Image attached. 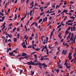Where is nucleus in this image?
<instances>
[{
    "label": "nucleus",
    "instance_id": "nucleus-51",
    "mask_svg": "<svg viewBox=\"0 0 76 76\" xmlns=\"http://www.w3.org/2000/svg\"><path fill=\"white\" fill-rule=\"evenodd\" d=\"M73 28L72 27L71 28V31L72 32L73 31Z\"/></svg>",
    "mask_w": 76,
    "mask_h": 76
},
{
    "label": "nucleus",
    "instance_id": "nucleus-17",
    "mask_svg": "<svg viewBox=\"0 0 76 76\" xmlns=\"http://www.w3.org/2000/svg\"><path fill=\"white\" fill-rule=\"evenodd\" d=\"M31 75H34V72L33 71H31Z\"/></svg>",
    "mask_w": 76,
    "mask_h": 76
},
{
    "label": "nucleus",
    "instance_id": "nucleus-4",
    "mask_svg": "<svg viewBox=\"0 0 76 76\" xmlns=\"http://www.w3.org/2000/svg\"><path fill=\"white\" fill-rule=\"evenodd\" d=\"M30 62H31V65H36V64L34 63L33 61H30Z\"/></svg>",
    "mask_w": 76,
    "mask_h": 76
},
{
    "label": "nucleus",
    "instance_id": "nucleus-37",
    "mask_svg": "<svg viewBox=\"0 0 76 76\" xmlns=\"http://www.w3.org/2000/svg\"><path fill=\"white\" fill-rule=\"evenodd\" d=\"M61 26V24H60V25H59V26H57V28H60Z\"/></svg>",
    "mask_w": 76,
    "mask_h": 76
},
{
    "label": "nucleus",
    "instance_id": "nucleus-41",
    "mask_svg": "<svg viewBox=\"0 0 76 76\" xmlns=\"http://www.w3.org/2000/svg\"><path fill=\"white\" fill-rule=\"evenodd\" d=\"M0 15L2 16H3L4 15V14L3 13H1V12H0Z\"/></svg>",
    "mask_w": 76,
    "mask_h": 76
},
{
    "label": "nucleus",
    "instance_id": "nucleus-47",
    "mask_svg": "<svg viewBox=\"0 0 76 76\" xmlns=\"http://www.w3.org/2000/svg\"><path fill=\"white\" fill-rule=\"evenodd\" d=\"M75 60V59H72L71 61V63H72L73 62V61Z\"/></svg>",
    "mask_w": 76,
    "mask_h": 76
},
{
    "label": "nucleus",
    "instance_id": "nucleus-18",
    "mask_svg": "<svg viewBox=\"0 0 76 76\" xmlns=\"http://www.w3.org/2000/svg\"><path fill=\"white\" fill-rule=\"evenodd\" d=\"M42 47H43L44 49H47V47L46 46H45L44 47V46H41Z\"/></svg>",
    "mask_w": 76,
    "mask_h": 76
},
{
    "label": "nucleus",
    "instance_id": "nucleus-22",
    "mask_svg": "<svg viewBox=\"0 0 76 76\" xmlns=\"http://www.w3.org/2000/svg\"><path fill=\"white\" fill-rule=\"evenodd\" d=\"M23 48H25V49L26 48H27L26 46V45H23Z\"/></svg>",
    "mask_w": 76,
    "mask_h": 76
},
{
    "label": "nucleus",
    "instance_id": "nucleus-54",
    "mask_svg": "<svg viewBox=\"0 0 76 76\" xmlns=\"http://www.w3.org/2000/svg\"><path fill=\"white\" fill-rule=\"evenodd\" d=\"M7 4H8V2H7V4H5V8H7Z\"/></svg>",
    "mask_w": 76,
    "mask_h": 76
},
{
    "label": "nucleus",
    "instance_id": "nucleus-24",
    "mask_svg": "<svg viewBox=\"0 0 76 76\" xmlns=\"http://www.w3.org/2000/svg\"><path fill=\"white\" fill-rule=\"evenodd\" d=\"M5 34H6V35H8L9 37H10V38H12V37H10V34H8L7 33H5Z\"/></svg>",
    "mask_w": 76,
    "mask_h": 76
},
{
    "label": "nucleus",
    "instance_id": "nucleus-10",
    "mask_svg": "<svg viewBox=\"0 0 76 76\" xmlns=\"http://www.w3.org/2000/svg\"><path fill=\"white\" fill-rule=\"evenodd\" d=\"M43 58V56H41V58L39 59V60H41V61H43V60H44Z\"/></svg>",
    "mask_w": 76,
    "mask_h": 76
},
{
    "label": "nucleus",
    "instance_id": "nucleus-15",
    "mask_svg": "<svg viewBox=\"0 0 76 76\" xmlns=\"http://www.w3.org/2000/svg\"><path fill=\"white\" fill-rule=\"evenodd\" d=\"M62 34V33H60L58 35V37H60L61 36Z\"/></svg>",
    "mask_w": 76,
    "mask_h": 76
},
{
    "label": "nucleus",
    "instance_id": "nucleus-27",
    "mask_svg": "<svg viewBox=\"0 0 76 76\" xmlns=\"http://www.w3.org/2000/svg\"><path fill=\"white\" fill-rule=\"evenodd\" d=\"M55 12L54 11H50L49 12H48V14H50L52 13H53Z\"/></svg>",
    "mask_w": 76,
    "mask_h": 76
},
{
    "label": "nucleus",
    "instance_id": "nucleus-45",
    "mask_svg": "<svg viewBox=\"0 0 76 76\" xmlns=\"http://www.w3.org/2000/svg\"><path fill=\"white\" fill-rule=\"evenodd\" d=\"M35 26H36V27H37L38 26V24L37 22H35Z\"/></svg>",
    "mask_w": 76,
    "mask_h": 76
},
{
    "label": "nucleus",
    "instance_id": "nucleus-26",
    "mask_svg": "<svg viewBox=\"0 0 76 76\" xmlns=\"http://www.w3.org/2000/svg\"><path fill=\"white\" fill-rule=\"evenodd\" d=\"M52 21H50V22L48 24H47V26H48L49 25H50L52 23Z\"/></svg>",
    "mask_w": 76,
    "mask_h": 76
},
{
    "label": "nucleus",
    "instance_id": "nucleus-19",
    "mask_svg": "<svg viewBox=\"0 0 76 76\" xmlns=\"http://www.w3.org/2000/svg\"><path fill=\"white\" fill-rule=\"evenodd\" d=\"M38 66H41L42 67V64L41 63H39Z\"/></svg>",
    "mask_w": 76,
    "mask_h": 76
},
{
    "label": "nucleus",
    "instance_id": "nucleus-49",
    "mask_svg": "<svg viewBox=\"0 0 76 76\" xmlns=\"http://www.w3.org/2000/svg\"><path fill=\"white\" fill-rule=\"evenodd\" d=\"M35 23V22H34V23H32L31 24V27L33 26V25H34Z\"/></svg>",
    "mask_w": 76,
    "mask_h": 76
},
{
    "label": "nucleus",
    "instance_id": "nucleus-59",
    "mask_svg": "<svg viewBox=\"0 0 76 76\" xmlns=\"http://www.w3.org/2000/svg\"><path fill=\"white\" fill-rule=\"evenodd\" d=\"M36 53V52H33L32 53H31V55H32L33 54H34V53Z\"/></svg>",
    "mask_w": 76,
    "mask_h": 76
},
{
    "label": "nucleus",
    "instance_id": "nucleus-39",
    "mask_svg": "<svg viewBox=\"0 0 76 76\" xmlns=\"http://www.w3.org/2000/svg\"><path fill=\"white\" fill-rule=\"evenodd\" d=\"M9 50L8 48H7V53H8L9 52Z\"/></svg>",
    "mask_w": 76,
    "mask_h": 76
},
{
    "label": "nucleus",
    "instance_id": "nucleus-13",
    "mask_svg": "<svg viewBox=\"0 0 76 76\" xmlns=\"http://www.w3.org/2000/svg\"><path fill=\"white\" fill-rule=\"evenodd\" d=\"M13 40L15 42H17V38H14L13 39Z\"/></svg>",
    "mask_w": 76,
    "mask_h": 76
},
{
    "label": "nucleus",
    "instance_id": "nucleus-6",
    "mask_svg": "<svg viewBox=\"0 0 76 76\" xmlns=\"http://www.w3.org/2000/svg\"><path fill=\"white\" fill-rule=\"evenodd\" d=\"M34 58L36 59V60H37V55L35 54H34Z\"/></svg>",
    "mask_w": 76,
    "mask_h": 76
},
{
    "label": "nucleus",
    "instance_id": "nucleus-46",
    "mask_svg": "<svg viewBox=\"0 0 76 76\" xmlns=\"http://www.w3.org/2000/svg\"><path fill=\"white\" fill-rule=\"evenodd\" d=\"M49 58H45L43 59V60H49Z\"/></svg>",
    "mask_w": 76,
    "mask_h": 76
},
{
    "label": "nucleus",
    "instance_id": "nucleus-43",
    "mask_svg": "<svg viewBox=\"0 0 76 76\" xmlns=\"http://www.w3.org/2000/svg\"><path fill=\"white\" fill-rule=\"evenodd\" d=\"M46 67H47V66L46 64H45V65L44 66L43 68H45Z\"/></svg>",
    "mask_w": 76,
    "mask_h": 76
},
{
    "label": "nucleus",
    "instance_id": "nucleus-29",
    "mask_svg": "<svg viewBox=\"0 0 76 76\" xmlns=\"http://www.w3.org/2000/svg\"><path fill=\"white\" fill-rule=\"evenodd\" d=\"M74 20H69L68 21L69 22H72L73 21H74Z\"/></svg>",
    "mask_w": 76,
    "mask_h": 76
},
{
    "label": "nucleus",
    "instance_id": "nucleus-11",
    "mask_svg": "<svg viewBox=\"0 0 76 76\" xmlns=\"http://www.w3.org/2000/svg\"><path fill=\"white\" fill-rule=\"evenodd\" d=\"M28 64V65H30L31 64V62H28L27 63H26L25 64Z\"/></svg>",
    "mask_w": 76,
    "mask_h": 76
},
{
    "label": "nucleus",
    "instance_id": "nucleus-58",
    "mask_svg": "<svg viewBox=\"0 0 76 76\" xmlns=\"http://www.w3.org/2000/svg\"><path fill=\"white\" fill-rule=\"evenodd\" d=\"M36 62H38V61L36 60H35L33 61V62L36 63Z\"/></svg>",
    "mask_w": 76,
    "mask_h": 76
},
{
    "label": "nucleus",
    "instance_id": "nucleus-32",
    "mask_svg": "<svg viewBox=\"0 0 76 76\" xmlns=\"http://www.w3.org/2000/svg\"><path fill=\"white\" fill-rule=\"evenodd\" d=\"M16 29H17L16 27H15V28H14L13 29V32H14V31L16 30Z\"/></svg>",
    "mask_w": 76,
    "mask_h": 76
},
{
    "label": "nucleus",
    "instance_id": "nucleus-5",
    "mask_svg": "<svg viewBox=\"0 0 76 76\" xmlns=\"http://www.w3.org/2000/svg\"><path fill=\"white\" fill-rule=\"evenodd\" d=\"M14 53V52H12L11 53L10 52L9 53V55L11 56H12V54H13Z\"/></svg>",
    "mask_w": 76,
    "mask_h": 76
},
{
    "label": "nucleus",
    "instance_id": "nucleus-21",
    "mask_svg": "<svg viewBox=\"0 0 76 76\" xmlns=\"http://www.w3.org/2000/svg\"><path fill=\"white\" fill-rule=\"evenodd\" d=\"M45 14V12H42L40 13V15L42 16Z\"/></svg>",
    "mask_w": 76,
    "mask_h": 76
},
{
    "label": "nucleus",
    "instance_id": "nucleus-9",
    "mask_svg": "<svg viewBox=\"0 0 76 76\" xmlns=\"http://www.w3.org/2000/svg\"><path fill=\"white\" fill-rule=\"evenodd\" d=\"M68 12V11L66 10H64L63 11V12H65L66 14H67V12Z\"/></svg>",
    "mask_w": 76,
    "mask_h": 76
},
{
    "label": "nucleus",
    "instance_id": "nucleus-60",
    "mask_svg": "<svg viewBox=\"0 0 76 76\" xmlns=\"http://www.w3.org/2000/svg\"><path fill=\"white\" fill-rule=\"evenodd\" d=\"M29 39H30V40H31L33 38L32 37H30Z\"/></svg>",
    "mask_w": 76,
    "mask_h": 76
},
{
    "label": "nucleus",
    "instance_id": "nucleus-40",
    "mask_svg": "<svg viewBox=\"0 0 76 76\" xmlns=\"http://www.w3.org/2000/svg\"><path fill=\"white\" fill-rule=\"evenodd\" d=\"M17 31L18 32H19L20 31V28L19 27H18V28L17 29Z\"/></svg>",
    "mask_w": 76,
    "mask_h": 76
},
{
    "label": "nucleus",
    "instance_id": "nucleus-3",
    "mask_svg": "<svg viewBox=\"0 0 76 76\" xmlns=\"http://www.w3.org/2000/svg\"><path fill=\"white\" fill-rule=\"evenodd\" d=\"M27 54L24 53H22V55H21V56H27Z\"/></svg>",
    "mask_w": 76,
    "mask_h": 76
},
{
    "label": "nucleus",
    "instance_id": "nucleus-1",
    "mask_svg": "<svg viewBox=\"0 0 76 76\" xmlns=\"http://www.w3.org/2000/svg\"><path fill=\"white\" fill-rule=\"evenodd\" d=\"M67 50H64L62 51V54H64V55H66L67 54Z\"/></svg>",
    "mask_w": 76,
    "mask_h": 76
},
{
    "label": "nucleus",
    "instance_id": "nucleus-53",
    "mask_svg": "<svg viewBox=\"0 0 76 76\" xmlns=\"http://www.w3.org/2000/svg\"><path fill=\"white\" fill-rule=\"evenodd\" d=\"M25 29H26V32H27V28L26 27V26H25Z\"/></svg>",
    "mask_w": 76,
    "mask_h": 76
},
{
    "label": "nucleus",
    "instance_id": "nucleus-55",
    "mask_svg": "<svg viewBox=\"0 0 76 76\" xmlns=\"http://www.w3.org/2000/svg\"><path fill=\"white\" fill-rule=\"evenodd\" d=\"M76 56V52L73 54L74 57H75Z\"/></svg>",
    "mask_w": 76,
    "mask_h": 76
},
{
    "label": "nucleus",
    "instance_id": "nucleus-25",
    "mask_svg": "<svg viewBox=\"0 0 76 76\" xmlns=\"http://www.w3.org/2000/svg\"><path fill=\"white\" fill-rule=\"evenodd\" d=\"M55 31V28H53L52 32H51V34H53V32L54 31Z\"/></svg>",
    "mask_w": 76,
    "mask_h": 76
},
{
    "label": "nucleus",
    "instance_id": "nucleus-61",
    "mask_svg": "<svg viewBox=\"0 0 76 76\" xmlns=\"http://www.w3.org/2000/svg\"><path fill=\"white\" fill-rule=\"evenodd\" d=\"M21 55H18V56H17V57H18V58H19V57H20V56H21Z\"/></svg>",
    "mask_w": 76,
    "mask_h": 76
},
{
    "label": "nucleus",
    "instance_id": "nucleus-30",
    "mask_svg": "<svg viewBox=\"0 0 76 76\" xmlns=\"http://www.w3.org/2000/svg\"><path fill=\"white\" fill-rule=\"evenodd\" d=\"M53 36V34H52V33H51V34L50 35V39H51L52 38V37Z\"/></svg>",
    "mask_w": 76,
    "mask_h": 76
},
{
    "label": "nucleus",
    "instance_id": "nucleus-16",
    "mask_svg": "<svg viewBox=\"0 0 76 76\" xmlns=\"http://www.w3.org/2000/svg\"><path fill=\"white\" fill-rule=\"evenodd\" d=\"M53 50H54L53 49H51L50 51V53H52L53 52Z\"/></svg>",
    "mask_w": 76,
    "mask_h": 76
},
{
    "label": "nucleus",
    "instance_id": "nucleus-14",
    "mask_svg": "<svg viewBox=\"0 0 76 76\" xmlns=\"http://www.w3.org/2000/svg\"><path fill=\"white\" fill-rule=\"evenodd\" d=\"M20 58H17V59H24L25 58V57H23L22 58V56H20Z\"/></svg>",
    "mask_w": 76,
    "mask_h": 76
},
{
    "label": "nucleus",
    "instance_id": "nucleus-35",
    "mask_svg": "<svg viewBox=\"0 0 76 76\" xmlns=\"http://www.w3.org/2000/svg\"><path fill=\"white\" fill-rule=\"evenodd\" d=\"M2 22L5 19V16H4V17H2Z\"/></svg>",
    "mask_w": 76,
    "mask_h": 76
},
{
    "label": "nucleus",
    "instance_id": "nucleus-23",
    "mask_svg": "<svg viewBox=\"0 0 76 76\" xmlns=\"http://www.w3.org/2000/svg\"><path fill=\"white\" fill-rule=\"evenodd\" d=\"M73 23H68V24H67V25L72 26L73 25Z\"/></svg>",
    "mask_w": 76,
    "mask_h": 76
},
{
    "label": "nucleus",
    "instance_id": "nucleus-38",
    "mask_svg": "<svg viewBox=\"0 0 76 76\" xmlns=\"http://www.w3.org/2000/svg\"><path fill=\"white\" fill-rule=\"evenodd\" d=\"M72 17L71 18V19H73L74 20H75V17H73V16H72V17Z\"/></svg>",
    "mask_w": 76,
    "mask_h": 76
},
{
    "label": "nucleus",
    "instance_id": "nucleus-20",
    "mask_svg": "<svg viewBox=\"0 0 76 76\" xmlns=\"http://www.w3.org/2000/svg\"><path fill=\"white\" fill-rule=\"evenodd\" d=\"M46 37V36H42V37L41 38V40H42V42L43 40V38H45V37Z\"/></svg>",
    "mask_w": 76,
    "mask_h": 76
},
{
    "label": "nucleus",
    "instance_id": "nucleus-48",
    "mask_svg": "<svg viewBox=\"0 0 76 76\" xmlns=\"http://www.w3.org/2000/svg\"><path fill=\"white\" fill-rule=\"evenodd\" d=\"M46 41H48V37H46Z\"/></svg>",
    "mask_w": 76,
    "mask_h": 76
},
{
    "label": "nucleus",
    "instance_id": "nucleus-63",
    "mask_svg": "<svg viewBox=\"0 0 76 76\" xmlns=\"http://www.w3.org/2000/svg\"><path fill=\"white\" fill-rule=\"evenodd\" d=\"M5 42L6 43H7V39L6 38L5 39Z\"/></svg>",
    "mask_w": 76,
    "mask_h": 76
},
{
    "label": "nucleus",
    "instance_id": "nucleus-52",
    "mask_svg": "<svg viewBox=\"0 0 76 76\" xmlns=\"http://www.w3.org/2000/svg\"><path fill=\"white\" fill-rule=\"evenodd\" d=\"M23 72V70H21L20 71V74L21 75V74L22 73V72Z\"/></svg>",
    "mask_w": 76,
    "mask_h": 76
},
{
    "label": "nucleus",
    "instance_id": "nucleus-57",
    "mask_svg": "<svg viewBox=\"0 0 76 76\" xmlns=\"http://www.w3.org/2000/svg\"><path fill=\"white\" fill-rule=\"evenodd\" d=\"M29 21H27V23L26 24V25H27V26L29 24Z\"/></svg>",
    "mask_w": 76,
    "mask_h": 76
},
{
    "label": "nucleus",
    "instance_id": "nucleus-31",
    "mask_svg": "<svg viewBox=\"0 0 76 76\" xmlns=\"http://www.w3.org/2000/svg\"><path fill=\"white\" fill-rule=\"evenodd\" d=\"M71 37H74V34L73 33H71Z\"/></svg>",
    "mask_w": 76,
    "mask_h": 76
},
{
    "label": "nucleus",
    "instance_id": "nucleus-36",
    "mask_svg": "<svg viewBox=\"0 0 76 76\" xmlns=\"http://www.w3.org/2000/svg\"><path fill=\"white\" fill-rule=\"evenodd\" d=\"M70 40H71V41H74L73 38L72 37H70Z\"/></svg>",
    "mask_w": 76,
    "mask_h": 76
},
{
    "label": "nucleus",
    "instance_id": "nucleus-28",
    "mask_svg": "<svg viewBox=\"0 0 76 76\" xmlns=\"http://www.w3.org/2000/svg\"><path fill=\"white\" fill-rule=\"evenodd\" d=\"M72 52H70L69 53V56H72Z\"/></svg>",
    "mask_w": 76,
    "mask_h": 76
},
{
    "label": "nucleus",
    "instance_id": "nucleus-7",
    "mask_svg": "<svg viewBox=\"0 0 76 76\" xmlns=\"http://www.w3.org/2000/svg\"><path fill=\"white\" fill-rule=\"evenodd\" d=\"M68 58L69 60H71L72 58V56H68Z\"/></svg>",
    "mask_w": 76,
    "mask_h": 76
},
{
    "label": "nucleus",
    "instance_id": "nucleus-8",
    "mask_svg": "<svg viewBox=\"0 0 76 76\" xmlns=\"http://www.w3.org/2000/svg\"><path fill=\"white\" fill-rule=\"evenodd\" d=\"M42 18H41V19H40V20H39L38 21V23H40L42 21Z\"/></svg>",
    "mask_w": 76,
    "mask_h": 76
},
{
    "label": "nucleus",
    "instance_id": "nucleus-64",
    "mask_svg": "<svg viewBox=\"0 0 76 76\" xmlns=\"http://www.w3.org/2000/svg\"><path fill=\"white\" fill-rule=\"evenodd\" d=\"M10 43H9L8 44V45L10 47H11V45H10Z\"/></svg>",
    "mask_w": 76,
    "mask_h": 76
},
{
    "label": "nucleus",
    "instance_id": "nucleus-34",
    "mask_svg": "<svg viewBox=\"0 0 76 76\" xmlns=\"http://www.w3.org/2000/svg\"><path fill=\"white\" fill-rule=\"evenodd\" d=\"M62 4V3H60V4L58 6V8H59Z\"/></svg>",
    "mask_w": 76,
    "mask_h": 76
},
{
    "label": "nucleus",
    "instance_id": "nucleus-33",
    "mask_svg": "<svg viewBox=\"0 0 76 76\" xmlns=\"http://www.w3.org/2000/svg\"><path fill=\"white\" fill-rule=\"evenodd\" d=\"M34 1H32V2H31V3H30V5H33V4H34Z\"/></svg>",
    "mask_w": 76,
    "mask_h": 76
},
{
    "label": "nucleus",
    "instance_id": "nucleus-62",
    "mask_svg": "<svg viewBox=\"0 0 76 76\" xmlns=\"http://www.w3.org/2000/svg\"><path fill=\"white\" fill-rule=\"evenodd\" d=\"M13 52H15V53H17V52L15 50H13Z\"/></svg>",
    "mask_w": 76,
    "mask_h": 76
},
{
    "label": "nucleus",
    "instance_id": "nucleus-12",
    "mask_svg": "<svg viewBox=\"0 0 76 76\" xmlns=\"http://www.w3.org/2000/svg\"><path fill=\"white\" fill-rule=\"evenodd\" d=\"M17 18V14H15V19H14V20H16Z\"/></svg>",
    "mask_w": 76,
    "mask_h": 76
},
{
    "label": "nucleus",
    "instance_id": "nucleus-2",
    "mask_svg": "<svg viewBox=\"0 0 76 76\" xmlns=\"http://www.w3.org/2000/svg\"><path fill=\"white\" fill-rule=\"evenodd\" d=\"M71 27H69L66 30V31H65V34H67V32L68 31V30H70Z\"/></svg>",
    "mask_w": 76,
    "mask_h": 76
},
{
    "label": "nucleus",
    "instance_id": "nucleus-50",
    "mask_svg": "<svg viewBox=\"0 0 76 76\" xmlns=\"http://www.w3.org/2000/svg\"><path fill=\"white\" fill-rule=\"evenodd\" d=\"M19 35H20V34H19L18 33V34H17V36H18V37H17V39H18V38H19Z\"/></svg>",
    "mask_w": 76,
    "mask_h": 76
},
{
    "label": "nucleus",
    "instance_id": "nucleus-42",
    "mask_svg": "<svg viewBox=\"0 0 76 76\" xmlns=\"http://www.w3.org/2000/svg\"><path fill=\"white\" fill-rule=\"evenodd\" d=\"M59 69H58L56 70V72H57V73H59Z\"/></svg>",
    "mask_w": 76,
    "mask_h": 76
},
{
    "label": "nucleus",
    "instance_id": "nucleus-56",
    "mask_svg": "<svg viewBox=\"0 0 76 76\" xmlns=\"http://www.w3.org/2000/svg\"><path fill=\"white\" fill-rule=\"evenodd\" d=\"M32 47L31 45H30V46L27 47V48H32Z\"/></svg>",
    "mask_w": 76,
    "mask_h": 76
},
{
    "label": "nucleus",
    "instance_id": "nucleus-44",
    "mask_svg": "<svg viewBox=\"0 0 76 76\" xmlns=\"http://www.w3.org/2000/svg\"><path fill=\"white\" fill-rule=\"evenodd\" d=\"M6 27V26H4V27H3V28H2V31H3V30L4 29V28H5Z\"/></svg>",
    "mask_w": 76,
    "mask_h": 76
}]
</instances>
